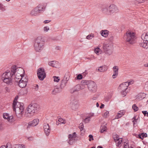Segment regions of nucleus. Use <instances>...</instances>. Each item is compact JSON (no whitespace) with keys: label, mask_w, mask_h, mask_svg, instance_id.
I'll list each match as a JSON object with an SVG mask.
<instances>
[{"label":"nucleus","mask_w":148,"mask_h":148,"mask_svg":"<svg viewBox=\"0 0 148 148\" xmlns=\"http://www.w3.org/2000/svg\"><path fill=\"white\" fill-rule=\"evenodd\" d=\"M18 97H16L14 100L13 103V107L14 110H15L16 114L18 118L21 119L22 118L24 108V104L22 103L16 102Z\"/></svg>","instance_id":"1"},{"label":"nucleus","mask_w":148,"mask_h":148,"mask_svg":"<svg viewBox=\"0 0 148 148\" xmlns=\"http://www.w3.org/2000/svg\"><path fill=\"white\" fill-rule=\"evenodd\" d=\"M45 42L44 39L41 36L35 39L34 45L35 50L36 51H40L44 47Z\"/></svg>","instance_id":"2"},{"label":"nucleus","mask_w":148,"mask_h":148,"mask_svg":"<svg viewBox=\"0 0 148 148\" xmlns=\"http://www.w3.org/2000/svg\"><path fill=\"white\" fill-rule=\"evenodd\" d=\"M14 77L11 71H7L1 75V79L8 85H11L13 84V79Z\"/></svg>","instance_id":"3"},{"label":"nucleus","mask_w":148,"mask_h":148,"mask_svg":"<svg viewBox=\"0 0 148 148\" xmlns=\"http://www.w3.org/2000/svg\"><path fill=\"white\" fill-rule=\"evenodd\" d=\"M11 71L14 77V79L19 77L21 78L24 76V70L21 68H16V66H13L11 69Z\"/></svg>","instance_id":"4"},{"label":"nucleus","mask_w":148,"mask_h":148,"mask_svg":"<svg viewBox=\"0 0 148 148\" xmlns=\"http://www.w3.org/2000/svg\"><path fill=\"white\" fill-rule=\"evenodd\" d=\"M39 110V106L37 104L34 103L29 105L27 108V116L30 115L31 116H33L35 113H37Z\"/></svg>","instance_id":"5"},{"label":"nucleus","mask_w":148,"mask_h":148,"mask_svg":"<svg viewBox=\"0 0 148 148\" xmlns=\"http://www.w3.org/2000/svg\"><path fill=\"white\" fill-rule=\"evenodd\" d=\"M124 39L126 42L132 44L135 42L136 38L134 33L128 31L124 35Z\"/></svg>","instance_id":"6"},{"label":"nucleus","mask_w":148,"mask_h":148,"mask_svg":"<svg viewBox=\"0 0 148 148\" xmlns=\"http://www.w3.org/2000/svg\"><path fill=\"white\" fill-rule=\"evenodd\" d=\"M113 45L111 43L103 44L104 52L107 56H110L112 54L113 51Z\"/></svg>","instance_id":"7"},{"label":"nucleus","mask_w":148,"mask_h":148,"mask_svg":"<svg viewBox=\"0 0 148 148\" xmlns=\"http://www.w3.org/2000/svg\"><path fill=\"white\" fill-rule=\"evenodd\" d=\"M14 81L16 82L18 85L21 88L25 87L28 82V79L27 77H23L20 79L17 78L14 79Z\"/></svg>","instance_id":"8"},{"label":"nucleus","mask_w":148,"mask_h":148,"mask_svg":"<svg viewBox=\"0 0 148 148\" xmlns=\"http://www.w3.org/2000/svg\"><path fill=\"white\" fill-rule=\"evenodd\" d=\"M37 74L38 78L40 80H43L46 77V73L43 68H40L38 69Z\"/></svg>","instance_id":"9"},{"label":"nucleus","mask_w":148,"mask_h":148,"mask_svg":"<svg viewBox=\"0 0 148 148\" xmlns=\"http://www.w3.org/2000/svg\"><path fill=\"white\" fill-rule=\"evenodd\" d=\"M88 87L89 91L91 92H95L97 91V84L93 81H90Z\"/></svg>","instance_id":"10"},{"label":"nucleus","mask_w":148,"mask_h":148,"mask_svg":"<svg viewBox=\"0 0 148 148\" xmlns=\"http://www.w3.org/2000/svg\"><path fill=\"white\" fill-rule=\"evenodd\" d=\"M70 106L72 110H76L79 107L78 101L75 99L71 100L70 103Z\"/></svg>","instance_id":"11"},{"label":"nucleus","mask_w":148,"mask_h":148,"mask_svg":"<svg viewBox=\"0 0 148 148\" xmlns=\"http://www.w3.org/2000/svg\"><path fill=\"white\" fill-rule=\"evenodd\" d=\"M110 15L114 13L118 12L119 9L114 4H112L109 6Z\"/></svg>","instance_id":"12"},{"label":"nucleus","mask_w":148,"mask_h":148,"mask_svg":"<svg viewBox=\"0 0 148 148\" xmlns=\"http://www.w3.org/2000/svg\"><path fill=\"white\" fill-rule=\"evenodd\" d=\"M128 84L127 82H124L121 84L119 88L120 91L130 90V88L128 87Z\"/></svg>","instance_id":"13"},{"label":"nucleus","mask_w":148,"mask_h":148,"mask_svg":"<svg viewBox=\"0 0 148 148\" xmlns=\"http://www.w3.org/2000/svg\"><path fill=\"white\" fill-rule=\"evenodd\" d=\"M43 128L47 136L49 135L51 131V128L48 123H45L44 125Z\"/></svg>","instance_id":"14"},{"label":"nucleus","mask_w":148,"mask_h":148,"mask_svg":"<svg viewBox=\"0 0 148 148\" xmlns=\"http://www.w3.org/2000/svg\"><path fill=\"white\" fill-rule=\"evenodd\" d=\"M39 122V119H34L32 121L28 123V127L29 126L34 127L37 125Z\"/></svg>","instance_id":"15"},{"label":"nucleus","mask_w":148,"mask_h":148,"mask_svg":"<svg viewBox=\"0 0 148 148\" xmlns=\"http://www.w3.org/2000/svg\"><path fill=\"white\" fill-rule=\"evenodd\" d=\"M113 69L114 73L112 76V77L113 79H114L118 75L119 68L117 66H114L113 67Z\"/></svg>","instance_id":"16"},{"label":"nucleus","mask_w":148,"mask_h":148,"mask_svg":"<svg viewBox=\"0 0 148 148\" xmlns=\"http://www.w3.org/2000/svg\"><path fill=\"white\" fill-rule=\"evenodd\" d=\"M80 90L79 85H77L70 90V92L71 93L77 92Z\"/></svg>","instance_id":"17"},{"label":"nucleus","mask_w":148,"mask_h":148,"mask_svg":"<svg viewBox=\"0 0 148 148\" xmlns=\"http://www.w3.org/2000/svg\"><path fill=\"white\" fill-rule=\"evenodd\" d=\"M101 10L103 13L106 14L110 15L109 7H108L107 5L103 6Z\"/></svg>","instance_id":"18"},{"label":"nucleus","mask_w":148,"mask_h":148,"mask_svg":"<svg viewBox=\"0 0 148 148\" xmlns=\"http://www.w3.org/2000/svg\"><path fill=\"white\" fill-rule=\"evenodd\" d=\"M49 64L50 66L56 68H58L59 65L58 62L54 61L49 62Z\"/></svg>","instance_id":"19"},{"label":"nucleus","mask_w":148,"mask_h":148,"mask_svg":"<svg viewBox=\"0 0 148 148\" xmlns=\"http://www.w3.org/2000/svg\"><path fill=\"white\" fill-rule=\"evenodd\" d=\"M39 13L37 8H35L31 11L30 14L32 16H36Z\"/></svg>","instance_id":"20"},{"label":"nucleus","mask_w":148,"mask_h":148,"mask_svg":"<svg viewBox=\"0 0 148 148\" xmlns=\"http://www.w3.org/2000/svg\"><path fill=\"white\" fill-rule=\"evenodd\" d=\"M108 69V68L107 66L105 65H103L102 66H100L99 67L97 70L98 71L101 72H102L106 71Z\"/></svg>","instance_id":"21"},{"label":"nucleus","mask_w":148,"mask_h":148,"mask_svg":"<svg viewBox=\"0 0 148 148\" xmlns=\"http://www.w3.org/2000/svg\"><path fill=\"white\" fill-rule=\"evenodd\" d=\"M67 82V80L64 77L63 80H62L60 88L62 90V89L66 86Z\"/></svg>","instance_id":"22"},{"label":"nucleus","mask_w":148,"mask_h":148,"mask_svg":"<svg viewBox=\"0 0 148 148\" xmlns=\"http://www.w3.org/2000/svg\"><path fill=\"white\" fill-rule=\"evenodd\" d=\"M141 38L142 39L144 40V41H145L146 42H148V33H144L141 35Z\"/></svg>","instance_id":"23"},{"label":"nucleus","mask_w":148,"mask_h":148,"mask_svg":"<svg viewBox=\"0 0 148 148\" xmlns=\"http://www.w3.org/2000/svg\"><path fill=\"white\" fill-rule=\"evenodd\" d=\"M62 89L60 88H55L52 91V93L53 95L56 94L57 93H59L62 91Z\"/></svg>","instance_id":"24"},{"label":"nucleus","mask_w":148,"mask_h":148,"mask_svg":"<svg viewBox=\"0 0 148 148\" xmlns=\"http://www.w3.org/2000/svg\"><path fill=\"white\" fill-rule=\"evenodd\" d=\"M108 32L107 30H102L100 32L102 36L106 37H107L108 35Z\"/></svg>","instance_id":"25"},{"label":"nucleus","mask_w":148,"mask_h":148,"mask_svg":"<svg viewBox=\"0 0 148 148\" xmlns=\"http://www.w3.org/2000/svg\"><path fill=\"white\" fill-rule=\"evenodd\" d=\"M107 124L104 123L103 124V126L101 125L100 127V132L101 133H103L104 132L106 131L107 130V128L106 126Z\"/></svg>","instance_id":"26"},{"label":"nucleus","mask_w":148,"mask_h":148,"mask_svg":"<svg viewBox=\"0 0 148 148\" xmlns=\"http://www.w3.org/2000/svg\"><path fill=\"white\" fill-rule=\"evenodd\" d=\"M125 114V112L123 110L119 111L118 113L116 118L118 119L122 117Z\"/></svg>","instance_id":"27"},{"label":"nucleus","mask_w":148,"mask_h":148,"mask_svg":"<svg viewBox=\"0 0 148 148\" xmlns=\"http://www.w3.org/2000/svg\"><path fill=\"white\" fill-rule=\"evenodd\" d=\"M66 121L64 120L62 118H59L58 121H57L56 124L58 125L59 124H65Z\"/></svg>","instance_id":"28"},{"label":"nucleus","mask_w":148,"mask_h":148,"mask_svg":"<svg viewBox=\"0 0 148 148\" xmlns=\"http://www.w3.org/2000/svg\"><path fill=\"white\" fill-rule=\"evenodd\" d=\"M140 46L143 48L147 49L148 48V42H143L140 44Z\"/></svg>","instance_id":"29"},{"label":"nucleus","mask_w":148,"mask_h":148,"mask_svg":"<svg viewBox=\"0 0 148 148\" xmlns=\"http://www.w3.org/2000/svg\"><path fill=\"white\" fill-rule=\"evenodd\" d=\"M122 142V138H120L117 141L115 142L116 146L120 147L121 146V143Z\"/></svg>","instance_id":"30"},{"label":"nucleus","mask_w":148,"mask_h":148,"mask_svg":"<svg viewBox=\"0 0 148 148\" xmlns=\"http://www.w3.org/2000/svg\"><path fill=\"white\" fill-rule=\"evenodd\" d=\"M0 148H12V146L10 143H7L6 145H2Z\"/></svg>","instance_id":"31"},{"label":"nucleus","mask_w":148,"mask_h":148,"mask_svg":"<svg viewBox=\"0 0 148 148\" xmlns=\"http://www.w3.org/2000/svg\"><path fill=\"white\" fill-rule=\"evenodd\" d=\"M113 138L114 139L115 142H116L120 138L119 136L116 134H114L113 135Z\"/></svg>","instance_id":"32"},{"label":"nucleus","mask_w":148,"mask_h":148,"mask_svg":"<svg viewBox=\"0 0 148 148\" xmlns=\"http://www.w3.org/2000/svg\"><path fill=\"white\" fill-rule=\"evenodd\" d=\"M79 127L81 131H82L84 133L85 132V131L84 129V126L83 123H81L80 124Z\"/></svg>","instance_id":"33"},{"label":"nucleus","mask_w":148,"mask_h":148,"mask_svg":"<svg viewBox=\"0 0 148 148\" xmlns=\"http://www.w3.org/2000/svg\"><path fill=\"white\" fill-rule=\"evenodd\" d=\"M76 137V133L74 132L72 134H70L68 135V138L69 139H74V138Z\"/></svg>","instance_id":"34"},{"label":"nucleus","mask_w":148,"mask_h":148,"mask_svg":"<svg viewBox=\"0 0 148 148\" xmlns=\"http://www.w3.org/2000/svg\"><path fill=\"white\" fill-rule=\"evenodd\" d=\"M91 81L90 80H82L81 81V84L83 85H87L88 86L89 83Z\"/></svg>","instance_id":"35"},{"label":"nucleus","mask_w":148,"mask_h":148,"mask_svg":"<svg viewBox=\"0 0 148 148\" xmlns=\"http://www.w3.org/2000/svg\"><path fill=\"white\" fill-rule=\"evenodd\" d=\"M35 8H37V9L38 10V12L40 13L43 11V6L39 4Z\"/></svg>","instance_id":"36"},{"label":"nucleus","mask_w":148,"mask_h":148,"mask_svg":"<svg viewBox=\"0 0 148 148\" xmlns=\"http://www.w3.org/2000/svg\"><path fill=\"white\" fill-rule=\"evenodd\" d=\"M130 90L121 91V94L123 97H124L126 95L127 93Z\"/></svg>","instance_id":"37"},{"label":"nucleus","mask_w":148,"mask_h":148,"mask_svg":"<svg viewBox=\"0 0 148 148\" xmlns=\"http://www.w3.org/2000/svg\"><path fill=\"white\" fill-rule=\"evenodd\" d=\"M101 49L99 47L95 48L94 50L95 52L97 55H99L100 53Z\"/></svg>","instance_id":"38"},{"label":"nucleus","mask_w":148,"mask_h":148,"mask_svg":"<svg viewBox=\"0 0 148 148\" xmlns=\"http://www.w3.org/2000/svg\"><path fill=\"white\" fill-rule=\"evenodd\" d=\"M15 148H25V146L23 144H17L15 145Z\"/></svg>","instance_id":"39"},{"label":"nucleus","mask_w":148,"mask_h":148,"mask_svg":"<svg viewBox=\"0 0 148 148\" xmlns=\"http://www.w3.org/2000/svg\"><path fill=\"white\" fill-rule=\"evenodd\" d=\"M68 143L70 145H72L75 143V139H69V140L68 141Z\"/></svg>","instance_id":"40"},{"label":"nucleus","mask_w":148,"mask_h":148,"mask_svg":"<svg viewBox=\"0 0 148 148\" xmlns=\"http://www.w3.org/2000/svg\"><path fill=\"white\" fill-rule=\"evenodd\" d=\"M94 35L91 34H90L88 35L86 37V38L88 40H90L92 38L94 37Z\"/></svg>","instance_id":"41"},{"label":"nucleus","mask_w":148,"mask_h":148,"mask_svg":"<svg viewBox=\"0 0 148 148\" xmlns=\"http://www.w3.org/2000/svg\"><path fill=\"white\" fill-rule=\"evenodd\" d=\"M91 119V116H88L84 120V122L85 123H88L90 120Z\"/></svg>","instance_id":"42"},{"label":"nucleus","mask_w":148,"mask_h":148,"mask_svg":"<svg viewBox=\"0 0 148 148\" xmlns=\"http://www.w3.org/2000/svg\"><path fill=\"white\" fill-rule=\"evenodd\" d=\"M54 79V81L56 82H58L59 81L60 79L59 77H57L56 76H54L53 77Z\"/></svg>","instance_id":"43"},{"label":"nucleus","mask_w":148,"mask_h":148,"mask_svg":"<svg viewBox=\"0 0 148 148\" xmlns=\"http://www.w3.org/2000/svg\"><path fill=\"white\" fill-rule=\"evenodd\" d=\"M109 112L107 111H105L104 112L103 116L104 118H106L109 115Z\"/></svg>","instance_id":"44"},{"label":"nucleus","mask_w":148,"mask_h":148,"mask_svg":"<svg viewBox=\"0 0 148 148\" xmlns=\"http://www.w3.org/2000/svg\"><path fill=\"white\" fill-rule=\"evenodd\" d=\"M8 121L10 122H12L13 121V116H9L8 117Z\"/></svg>","instance_id":"45"},{"label":"nucleus","mask_w":148,"mask_h":148,"mask_svg":"<svg viewBox=\"0 0 148 148\" xmlns=\"http://www.w3.org/2000/svg\"><path fill=\"white\" fill-rule=\"evenodd\" d=\"M132 108L135 112H136L138 110V108L137 106L135 104L133 105L132 106Z\"/></svg>","instance_id":"46"},{"label":"nucleus","mask_w":148,"mask_h":148,"mask_svg":"<svg viewBox=\"0 0 148 148\" xmlns=\"http://www.w3.org/2000/svg\"><path fill=\"white\" fill-rule=\"evenodd\" d=\"M123 146V148H133L131 147H129V145L127 143H125Z\"/></svg>","instance_id":"47"},{"label":"nucleus","mask_w":148,"mask_h":148,"mask_svg":"<svg viewBox=\"0 0 148 148\" xmlns=\"http://www.w3.org/2000/svg\"><path fill=\"white\" fill-rule=\"evenodd\" d=\"M0 10L2 11H4L5 10V6L1 3H0Z\"/></svg>","instance_id":"48"},{"label":"nucleus","mask_w":148,"mask_h":148,"mask_svg":"<svg viewBox=\"0 0 148 148\" xmlns=\"http://www.w3.org/2000/svg\"><path fill=\"white\" fill-rule=\"evenodd\" d=\"M3 118L5 119H7L9 116V115L8 113H4L3 114Z\"/></svg>","instance_id":"49"},{"label":"nucleus","mask_w":148,"mask_h":148,"mask_svg":"<svg viewBox=\"0 0 148 148\" xmlns=\"http://www.w3.org/2000/svg\"><path fill=\"white\" fill-rule=\"evenodd\" d=\"M144 87L146 90L148 91V82H147L145 83Z\"/></svg>","instance_id":"50"},{"label":"nucleus","mask_w":148,"mask_h":148,"mask_svg":"<svg viewBox=\"0 0 148 148\" xmlns=\"http://www.w3.org/2000/svg\"><path fill=\"white\" fill-rule=\"evenodd\" d=\"M132 122L133 123L134 125V126L137 122V119H136V117H134L132 119Z\"/></svg>","instance_id":"51"},{"label":"nucleus","mask_w":148,"mask_h":148,"mask_svg":"<svg viewBox=\"0 0 148 148\" xmlns=\"http://www.w3.org/2000/svg\"><path fill=\"white\" fill-rule=\"evenodd\" d=\"M82 76L80 74H79L77 77V79H81L82 78Z\"/></svg>","instance_id":"52"},{"label":"nucleus","mask_w":148,"mask_h":148,"mask_svg":"<svg viewBox=\"0 0 148 148\" xmlns=\"http://www.w3.org/2000/svg\"><path fill=\"white\" fill-rule=\"evenodd\" d=\"M89 141H91L92 140H94V138H93V136L91 135L90 134L89 135Z\"/></svg>","instance_id":"53"},{"label":"nucleus","mask_w":148,"mask_h":148,"mask_svg":"<svg viewBox=\"0 0 148 148\" xmlns=\"http://www.w3.org/2000/svg\"><path fill=\"white\" fill-rule=\"evenodd\" d=\"M141 135L142 136V138H144L146 137H147V134L146 133H142L141 134Z\"/></svg>","instance_id":"54"},{"label":"nucleus","mask_w":148,"mask_h":148,"mask_svg":"<svg viewBox=\"0 0 148 148\" xmlns=\"http://www.w3.org/2000/svg\"><path fill=\"white\" fill-rule=\"evenodd\" d=\"M49 30V28L48 27L45 26L44 27V30L45 32H47Z\"/></svg>","instance_id":"55"},{"label":"nucleus","mask_w":148,"mask_h":148,"mask_svg":"<svg viewBox=\"0 0 148 148\" xmlns=\"http://www.w3.org/2000/svg\"><path fill=\"white\" fill-rule=\"evenodd\" d=\"M142 113L144 114L145 116H148V113L147 111H143Z\"/></svg>","instance_id":"56"},{"label":"nucleus","mask_w":148,"mask_h":148,"mask_svg":"<svg viewBox=\"0 0 148 148\" xmlns=\"http://www.w3.org/2000/svg\"><path fill=\"white\" fill-rule=\"evenodd\" d=\"M51 21L49 20H46L44 21L43 22L44 23L46 24L50 22Z\"/></svg>","instance_id":"57"},{"label":"nucleus","mask_w":148,"mask_h":148,"mask_svg":"<svg viewBox=\"0 0 148 148\" xmlns=\"http://www.w3.org/2000/svg\"><path fill=\"white\" fill-rule=\"evenodd\" d=\"M139 3H143L145 1V0H136Z\"/></svg>","instance_id":"58"},{"label":"nucleus","mask_w":148,"mask_h":148,"mask_svg":"<svg viewBox=\"0 0 148 148\" xmlns=\"http://www.w3.org/2000/svg\"><path fill=\"white\" fill-rule=\"evenodd\" d=\"M138 137L139 138H140L141 139H143V138H142V136L141 135V134H139L138 135Z\"/></svg>","instance_id":"59"},{"label":"nucleus","mask_w":148,"mask_h":148,"mask_svg":"<svg viewBox=\"0 0 148 148\" xmlns=\"http://www.w3.org/2000/svg\"><path fill=\"white\" fill-rule=\"evenodd\" d=\"M127 82L128 84V86L129 85L132 84L133 83V81L130 82Z\"/></svg>","instance_id":"60"},{"label":"nucleus","mask_w":148,"mask_h":148,"mask_svg":"<svg viewBox=\"0 0 148 148\" xmlns=\"http://www.w3.org/2000/svg\"><path fill=\"white\" fill-rule=\"evenodd\" d=\"M104 105L103 104H102L100 106V108L101 109L103 108L104 107Z\"/></svg>","instance_id":"61"},{"label":"nucleus","mask_w":148,"mask_h":148,"mask_svg":"<svg viewBox=\"0 0 148 148\" xmlns=\"http://www.w3.org/2000/svg\"><path fill=\"white\" fill-rule=\"evenodd\" d=\"M85 59H88V60H91V58H88V57H86L85 58Z\"/></svg>","instance_id":"62"},{"label":"nucleus","mask_w":148,"mask_h":148,"mask_svg":"<svg viewBox=\"0 0 148 148\" xmlns=\"http://www.w3.org/2000/svg\"><path fill=\"white\" fill-rule=\"evenodd\" d=\"M144 66L146 67H148V64H144Z\"/></svg>","instance_id":"63"},{"label":"nucleus","mask_w":148,"mask_h":148,"mask_svg":"<svg viewBox=\"0 0 148 148\" xmlns=\"http://www.w3.org/2000/svg\"><path fill=\"white\" fill-rule=\"evenodd\" d=\"M97 148H103L101 146H98Z\"/></svg>","instance_id":"64"}]
</instances>
